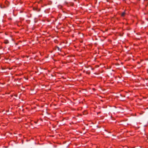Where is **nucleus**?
<instances>
[{
  "instance_id": "f257e3e1",
  "label": "nucleus",
  "mask_w": 148,
  "mask_h": 148,
  "mask_svg": "<svg viewBox=\"0 0 148 148\" xmlns=\"http://www.w3.org/2000/svg\"><path fill=\"white\" fill-rule=\"evenodd\" d=\"M4 43L5 44H7L9 43V41L7 40H5L4 41Z\"/></svg>"
},
{
  "instance_id": "f03ea898",
  "label": "nucleus",
  "mask_w": 148,
  "mask_h": 148,
  "mask_svg": "<svg viewBox=\"0 0 148 148\" xmlns=\"http://www.w3.org/2000/svg\"><path fill=\"white\" fill-rule=\"evenodd\" d=\"M125 13L124 12H122L121 14V16L122 17L124 16L125 15Z\"/></svg>"
},
{
  "instance_id": "7ed1b4c3",
  "label": "nucleus",
  "mask_w": 148,
  "mask_h": 148,
  "mask_svg": "<svg viewBox=\"0 0 148 148\" xmlns=\"http://www.w3.org/2000/svg\"><path fill=\"white\" fill-rule=\"evenodd\" d=\"M56 49H57L58 50L61 51V49L59 47L57 46L56 47Z\"/></svg>"
}]
</instances>
